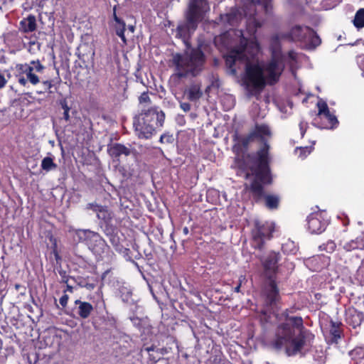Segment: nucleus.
Masks as SVG:
<instances>
[{
    "label": "nucleus",
    "instance_id": "1",
    "mask_svg": "<svg viewBox=\"0 0 364 364\" xmlns=\"http://www.w3.org/2000/svg\"><path fill=\"white\" fill-rule=\"evenodd\" d=\"M272 131L267 124H256L247 134L233 135L232 152L235 154V164L238 169L246 172V178L250 176L248 171L255 176L249 190L254 200L257 203L264 198L266 206L276 209L279 206V198L274 195L264 194V185L272 183L270 168V145L269 139Z\"/></svg>",
    "mask_w": 364,
    "mask_h": 364
},
{
    "label": "nucleus",
    "instance_id": "2",
    "mask_svg": "<svg viewBox=\"0 0 364 364\" xmlns=\"http://www.w3.org/2000/svg\"><path fill=\"white\" fill-rule=\"evenodd\" d=\"M294 311L285 309L280 314V322L275 331L272 346L275 349H285L289 356L301 353L307 341L313 339L314 336L304 325L301 316H291Z\"/></svg>",
    "mask_w": 364,
    "mask_h": 364
},
{
    "label": "nucleus",
    "instance_id": "3",
    "mask_svg": "<svg viewBox=\"0 0 364 364\" xmlns=\"http://www.w3.org/2000/svg\"><path fill=\"white\" fill-rule=\"evenodd\" d=\"M270 58L262 65L268 85H276L280 80L285 68L286 63L291 68L298 60V53L294 50L287 52V56L283 53L279 36L275 34L271 37L269 45Z\"/></svg>",
    "mask_w": 364,
    "mask_h": 364
},
{
    "label": "nucleus",
    "instance_id": "4",
    "mask_svg": "<svg viewBox=\"0 0 364 364\" xmlns=\"http://www.w3.org/2000/svg\"><path fill=\"white\" fill-rule=\"evenodd\" d=\"M164 121L165 113L159 111L156 107L141 109V113L133 119L135 134L139 139H151L156 129L164 126Z\"/></svg>",
    "mask_w": 364,
    "mask_h": 364
},
{
    "label": "nucleus",
    "instance_id": "5",
    "mask_svg": "<svg viewBox=\"0 0 364 364\" xmlns=\"http://www.w3.org/2000/svg\"><path fill=\"white\" fill-rule=\"evenodd\" d=\"M205 55L200 46L192 48L189 54L176 53L173 56L175 75L181 79L188 75L197 76L203 69Z\"/></svg>",
    "mask_w": 364,
    "mask_h": 364
},
{
    "label": "nucleus",
    "instance_id": "6",
    "mask_svg": "<svg viewBox=\"0 0 364 364\" xmlns=\"http://www.w3.org/2000/svg\"><path fill=\"white\" fill-rule=\"evenodd\" d=\"M73 240L77 243H84L95 255L97 260L111 258L114 252L100 233L89 229H78L74 231Z\"/></svg>",
    "mask_w": 364,
    "mask_h": 364
},
{
    "label": "nucleus",
    "instance_id": "7",
    "mask_svg": "<svg viewBox=\"0 0 364 364\" xmlns=\"http://www.w3.org/2000/svg\"><path fill=\"white\" fill-rule=\"evenodd\" d=\"M263 66L258 63L247 61L245 64L244 83L249 89L251 95H259L268 85Z\"/></svg>",
    "mask_w": 364,
    "mask_h": 364
},
{
    "label": "nucleus",
    "instance_id": "8",
    "mask_svg": "<svg viewBox=\"0 0 364 364\" xmlns=\"http://www.w3.org/2000/svg\"><path fill=\"white\" fill-rule=\"evenodd\" d=\"M242 33V31H240ZM250 48L252 53H257L259 50V44L256 38L249 41L241 33L240 43L237 46L232 48L227 55H225L226 66L232 72H235V65L237 61H243L247 59L245 55V50Z\"/></svg>",
    "mask_w": 364,
    "mask_h": 364
},
{
    "label": "nucleus",
    "instance_id": "9",
    "mask_svg": "<svg viewBox=\"0 0 364 364\" xmlns=\"http://www.w3.org/2000/svg\"><path fill=\"white\" fill-rule=\"evenodd\" d=\"M45 66L37 59L31 60L29 63H19L16 65L18 74L16 75L18 83L22 86H26L29 82L32 85H36L41 82L40 77L36 73H42Z\"/></svg>",
    "mask_w": 364,
    "mask_h": 364
},
{
    "label": "nucleus",
    "instance_id": "10",
    "mask_svg": "<svg viewBox=\"0 0 364 364\" xmlns=\"http://www.w3.org/2000/svg\"><path fill=\"white\" fill-rule=\"evenodd\" d=\"M274 231V224L269 221L255 220L254 228L251 231L252 247L262 250L264 247L265 242L272 237Z\"/></svg>",
    "mask_w": 364,
    "mask_h": 364
},
{
    "label": "nucleus",
    "instance_id": "11",
    "mask_svg": "<svg viewBox=\"0 0 364 364\" xmlns=\"http://www.w3.org/2000/svg\"><path fill=\"white\" fill-rule=\"evenodd\" d=\"M85 208L96 213L97 218L100 220L99 225L101 229L113 225L112 220L114 215L107 205H102L94 202L87 203Z\"/></svg>",
    "mask_w": 364,
    "mask_h": 364
},
{
    "label": "nucleus",
    "instance_id": "12",
    "mask_svg": "<svg viewBox=\"0 0 364 364\" xmlns=\"http://www.w3.org/2000/svg\"><path fill=\"white\" fill-rule=\"evenodd\" d=\"M280 260L279 253L271 252L267 257L262 261L264 274L267 279H275L276 274L278 270V262Z\"/></svg>",
    "mask_w": 364,
    "mask_h": 364
},
{
    "label": "nucleus",
    "instance_id": "13",
    "mask_svg": "<svg viewBox=\"0 0 364 364\" xmlns=\"http://www.w3.org/2000/svg\"><path fill=\"white\" fill-rule=\"evenodd\" d=\"M326 225L327 223L322 217L321 213H312L307 218L308 229L313 234L322 232L325 230Z\"/></svg>",
    "mask_w": 364,
    "mask_h": 364
},
{
    "label": "nucleus",
    "instance_id": "14",
    "mask_svg": "<svg viewBox=\"0 0 364 364\" xmlns=\"http://www.w3.org/2000/svg\"><path fill=\"white\" fill-rule=\"evenodd\" d=\"M346 323L353 328L360 326L364 321V314L353 306H350L345 312Z\"/></svg>",
    "mask_w": 364,
    "mask_h": 364
},
{
    "label": "nucleus",
    "instance_id": "15",
    "mask_svg": "<svg viewBox=\"0 0 364 364\" xmlns=\"http://www.w3.org/2000/svg\"><path fill=\"white\" fill-rule=\"evenodd\" d=\"M205 2V0H190L188 11L186 14V18L188 22L195 23L196 20L200 19V6Z\"/></svg>",
    "mask_w": 364,
    "mask_h": 364
},
{
    "label": "nucleus",
    "instance_id": "16",
    "mask_svg": "<svg viewBox=\"0 0 364 364\" xmlns=\"http://www.w3.org/2000/svg\"><path fill=\"white\" fill-rule=\"evenodd\" d=\"M269 282L265 289V304L272 306L279 300V291L275 279H269Z\"/></svg>",
    "mask_w": 364,
    "mask_h": 364
},
{
    "label": "nucleus",
    "instance_id": "17",
    "mask_svg": "<svg viewBox=\"0 0 364 364\" xmlns=\"http://www.w3.org/2000/svg\"><path fill=\"white\" fill-rule=\"evenodd\" d=\"M108 154L113 159L114 161L119 163L122 156H128L131 154L132 151L129 147L120 143H114L107 148Z\"/></svg>",
    "mask_w": 364,
    "mask_h": 364
},
{
    "label": "nucleus",
    "instance_id": "18",
    "mask_svg": "<svg viewBox=\"0 0 364 364\" xmlns=\"http://www.w3.org/2000/svg\"><path fill=\"white\" fill-rule=\"evenodd\" d=\"M242 14L240 10L236 7H232L229 12L220 15V21L225 25L234 26L241 21Z\"/></svg>",
    "mask_w": 364,
    "mask_h": 364
},
{
    "label": "nucleus",
    "instance_id": "19",
    "mask_svg": "<svg viewBox=\"0 0 364 364\" xmlns=\"http://www.w3.org/2000/svg\"><path fill=\"white\" fill-rule=\"evenodd\" d=\"M198 21L199 20H196L195 23H191L186 19L185 22L180 23L176 28V37L184 41L188 40L191 32H193L196 29Z\"/></svg>",
    "mask_w": 364,
    "mask_h": 364
},
{
    "label": "nucleus",
    "instance_id": "20",
    "mask_svg": "<svg viewBox=\"0 0 364 364\" xmlns=\"http://www.w3.org/2000/svg\"><path fill=\"white\" fill-rule=\"evenodd\" d=\"M342 326L343 324L340 321H334L333 320L330 321L328 333L330 342L331 343H338V341L343 336Z\"/></svg>",
    "mask_w": 364,
    "mask_h": 364
},
{
    "label": "nucleus",
    "instance_id": "21",
    "mask_svg": "<svg viewBox=\"0 0 364 364\" xmlns=\"http://www.w3.org/2000/svg\"><path fill=\"white\" fill-rule=\"evenodd\" d=\"M291 41L306 42L307 37V31L301 26H295L291 28L289 32L284 36Z\"/></svg>",
    "mask_w": 364,
    "mask_h": 364
},
{
    "label": "nucleus",
    "instance_id": "22",
    "mask_svg": "<svg viewBox=\"0 0 364 364\" xmlns=\"http://www.w3.org/2000/svg\"><path fill=\"white\" fill-rule=\"evenodd\" d=\"M77 308V314L80 318L86 319L90 317L94 310L92 305L87 301L77 299L75 301Z\"/></svg>",
    "mask_w": 364,
    "mask_h": 364
},
{
    "label": "nucleus",
    "instance_id": "23",
    "mask_svg": "<svg viewBox=\"0 0 364 364\" xmlns=\"http://www.w3.org/2000/svg\"><path fill=\"white\" fill-rule=\"evenodd\" d=\"M117 6H114L113 8V18L114 20V28L116 32V34L121 38L122 42L124 44H127V39L124 36V32L126 30V23L121 18H119L116 14Z\"/></svg>",
    "mask_w": 364,
    "mask_h": 364
},
{
    "label": "nucleus",
    "instance_id": "24",
    "mask_svg": "<svg viewBox=\"0 0 364 364\" xmlns=\"http://www.w3.org/2000/svg\"><path fill=\"white\" fill-rule=\"evenodd\" d=\"M305 29L307 31V37L306 39V46L309 50H314L321 45V39L316 32L311 28L306 26Z\"/></svg>",
    "mask_w": 364,
    "mask_h": 364
},
{
    "label": "nucleus",
    "instance_id": "25",
    "mask_svg": "<svg viewBox=\"0 0 364 364\" xmlns=\"http://www.w3.org/2000/svg\"><path fill=\"white\" fill-rule=\"evenodd\" d=\"M36 19L34 15L30 14L23 18L19 23V30L23 33H31L36 30Z\"/></svg>",
    "mask_w": 364,
    "mask_h": 364
},
{
    "label": "nucleus",
    "instance_id": "26",
    "mask_svg": "<svg viewBox=\"0 0 364 364\" xmlns=\"http://www.w3.org/2000/svg\"><path fill=\"white\" fill-rule=\"evenodd\" d=\"M4 41L7 46L14 48L20 47L23 42L22 37L16 31H10L4 34Z\"/></svg>",
    "mask_w": 364,
    "mask_h": 364
},
{
    "label": "nucleus",
    "instance_id": "27",
    "mask_svg": "<svg viewBox=\"0 0 364 364\" xmlns=\"http://www.w3.org/2000/svg\"><path fill=\"white\" fill-rule=\"evenodd\" d=\"M185 95H186L188 100L191 102L198 100L203 95L200 85L198 84L191 85L186 90Z\"/></svg>",
    "mask_w": 364,
    "mask_h": 364
},
{
    "label": "nucleus",
    "instance_id": "28",
    "mask_svg": "<svg viewBox=\"0 0 364 364\" xmlns=\"http://www.w3.org/2000/svg\"><path fill=\"white\" fill-rule=\"evenodd\" d=\"M354 364H364V346H356L349 352Z\"/></svg>",
    "mask_w": 364,
    "mask_h": 364
},
{
    "label": "nucleus",
    "instance_id": "29",
    "mask_svg": "<svg viewBox=\"0 0 364 364\" xmlns=\"http://www.w3.org/2000/svg\"><path fill=\"white\" fill-rule=\"evenodd\" d=\"M262 23L255 17H250L247 19L246 29L250 36H255L257 29L262 27Z\"/></svg>",
    "mask_w": 364,
    "mask_h": 364
},
{
    "label": "nucleus",
    "instance_id": "30",
    "mask_svg": "<svg viewBox=\"0 0 364 364\" xmlns=\"http://www.w3.org/2000/svg\"><path fill=\"white\" fill-rule=\"evenodd\" d=\"M323 117L327 120V124L323 127V128L333 129L338 126L339 122L337 117L330 112L324 114Z\"/></svg>",
    "mask_w": 364,
    "mask_h": 364
},
{
    "label": "nucleus",
    "instance_id": "31",
    "mask_svg": "<svg viewBox=\"0 0 364 364\" xmlns=\"http://www.w3.org/2000/svg\"><path fill=\"white\" fill-rule=\"evenodd\" d=\"M315 141L312 143L310 146H298L295 149V152L299 151V157L301 159H304L309 156L312 151L314 149Z\"/></svg>",
    "mask_w": 364,
    "mask_h": 364
},
{
    "label": "nucleus",
    "instance_id": "32",
    "mask_svg": "<svg viewBox=\"0 0 364 364\" xmlns=\"http://www.w3.org/2000/svg\"><path fill=\"white\" fill-rule=\"evenodd\" d=\"M353 25L358 29H360L364 27V9H360L355 13Z\"/></svg>",
    "mask_w": 364,
    "mask_h": 364
},
{
    "label": "nucleus",
    "instance_id": "33",
    "mask_svg": "<svg viewBox=\"0 0 364 364\" xmlns=\"http://www.w3.org/2000/svg\"><path fill=\"white\" fill-rule=\"evenodd\" d=\"M41 168L46 171L55 169L57 164L54 163L53 159L49 156L45 157L41 161Z\"/></svg>",
    "mask_w": 364,
    "mask_h": 364
},
{
    "label": "nucleus",
    "instance_id": "34",
    "mask_svg": "<svg viewBox=\"0 0 364 364\" xmlns=\"http://www.w3.org/2000/svg\"><path fill=\"white\" fill-rule=\"evenodd\" d=\"M102 230L103 233L105 235V236L109 239V241L111 240V239L115 237L119 234L118 229L117 226L112 225L108 227H105L102 228Z\"/></svg>",
    "mask_w": 364,
    "mask_h": 364
},
{
    "label": "nucleus",
    "instance_id": "35",
    "mask_svg": "<svg viewBox=\"0 0 364 364\" xmlns=\"http://www.w3.org/2000/svg\"><path fill=\"white\" fill-rule=\"evenodd\" d=\"M102 230L103 233L105 235V236L109 239V241L111 240V239L115 237L119 234L118 229L117 226L112 225L108 227H105L102 228Z\"/></svg>",
    "mask_w": 364,
    "mask_h": 364
},
{
    "label": "nucleus",
    "instance_id": "36",
    "mask_svg": "<svg viewBox=\"0 0 364 364\" xmlns=\"http://www.w3.org/2000/svg\"><path fill=\"white\" fill-rule=\"evenodd\" d=\"M60 78L58 77L55 79L43 80L41 82L44 85L46 90L48 92V93L51 94L53 93L52 88L55 85V84H60Z\"/></svg>",
    "mask_w": 364,
    "mask_h": 364
},
{
    "label": "nucleus",
    "instance_id": "37",
    "mask_svg": "<svg viewBox=\"0 0 364 364\" xmlns=\"http://www.w3.org/2000/svg\"><path fill=\"white\" fill-rule=\"evenodd\" d=\"M320 251H325L328 253H332L336 248V245L333 240H328L326 243H323L319 246Z\"/></svg>",
    "mask_w": 364,
    "mask_h": 364
},
{
    "label": "nucleus",
    "instance_id": "38",
    "mask_svg": "<svg viewBox=\"0 0 364 364\" xmlns=\"http://www.w3.org/2000/svg\"><path fill=\"white\" fill-rule=\"evenodd\" d=\"M212 364H232L222 353L216 354L210 358Z\"/></svg>",
    "mask_w": 364,
    "mask_h": 364
},
{
    "label": "nucleus",
    "instance_id": "39",
    "mask_svg": "<svg viewBox=\"0 0 364 364\" xmlns=\"http://www.w3.org/2000/svg\"><path fill=\"white\" fill-rule=\"evenodd\" d=\"M316 105L318 107V116H323L330 112L327 103L322 100H320Z\"/></svg>",
    "mask_w": 364,
    "mask_h": 364
},
{
    "label": "nucleus",
    "instance_id": "40",
    "mask_svg": "<svg viewBox=\"0 0 364 364\" xmlns=\"http://www.w3.org/2000/svg\"><path fill=\"white\" fill-rule=\"evenodd\" d=\"M60 105L62 107V109H63V118L66 121V122H68L70 120V114H69V112H70V107L68 105V102H67V100L65 99H63L60 101Z\"/></svg>",
    "mask_w": 364,
    "mask_h": 364
},
{
    "label": "nucleus",
    "instance_id": "41",
    "mask_svg": "<svg viewBox=\"0 0 364 364\" xmlns=\"http://www.w3.org/2000/svg\"><path fill=\"white\" fill-rule=\"evenodd\" d=\"M117 252L122 254L126 260L132 262L136 267L139 268L138 264L132 259L130 256L131 251L129 248L124 247L122 245V250H119Z\"/></svg>",
    "mask_w": 364,
    "mask_h": 364
},
{
    "label": "nucleus",
    "instance_id": "42",
    "mask_svg": "<svg viewBox=\"0 0 364 364\" xmlns=\"http://www.w3.org/2000/svg\"><path fill=\"white\" fill-rule=\"evenodd\" d=\"M139 102L143 105L142 109H146V105H149L151 103V98L149 97L148 92H144L139 97Z\"/></svg>",
    "mask_w": 364,
    "mask_h": 364
},
{
    "label": "nucleus",
    "instance_id": "43",
    "mask_svg": "<svg viewBox=\"0 0 364 364\" xmlns=\"http://www.w3.org/2000/svg\"><path fill=\"white\" fill-rule=\"evenodd\" d=\"M174 138L173 134H171L168 132L163 134L159 139V142L161 144H172Z\"/></svg>",
    "mask_w": 364,
    "mask_h": 364
},
{
    "label": "nucleus",
    "instance_id": "44",
    "mask_svg": "<svg viewBox=\"0 0 364 364\" xmlns=\"http://www.w3.org/2000/svg\"><path fill=\"white\" fill-rule=\"evenodd\" d=\"M114 249L117 251L119 250H122V246L123 245L121 241V238L119 234L115 236V237L111 239L109 241Z\"/></svg>",
    "mask_w": 364,
    "mask_h": 364
},
{
    "label": "nucleus",
    "instance_id": "45",
    "mask_svg": "<svg viewBox=\"0 0 364 364\" xmlns=\"http://www.w3.org/2000/svg\"><path fill=\"white\" fill-rule=\"evenodd\" d=\"M53 254L54 255V257H55V259L56 260V262L57 263H59L60 261H61V257L60 255H59L58 252V247H57V242H56V240L55 238H53V237H51L50 238V241H53Z\"/></svg>",
    "mask_w": 364,
    "mask_h": 364
},
{
    "label": "nucleus",
    "instance_id": "46",
    "mask_svg": "<svg viewBox=\"0 0 364 364\" xmlns=\"http://www.w3.org/2000/svg\"><path fill=\"white\" fill-rule=\"evenodd\" d=\"M314 360L318 364H324L326 363V355L325 353L321 351L318 355H314Z\"/></svg>",
    "mask_w": 364,
    "mask_h": 364
},
{
    "label": "nucleus",
    "instance_id": "47",
    "mask_svg": "<svg viewBox=\"0 0 364 364\" xmlns=\"http://www.w3.org/2000/svg\"><path fill=\"white\" fill-rule=\"evenodd\" d=\"M343 248L346 251H351V250L358 249V242L356 241L351 240L350 242L345 244L343 246Z\"/></svg>",
    "mask_w": 364,
    "mask_h": 364
},
{
    "label": "nucleus",
    "instance_id": "48",
    "mask_svg": "<svg viewBox=\"0 0 364 364\" xmlns=\"http://www.w3.org/2000/svg\"><path fill=\"white\" fill-rule=\"evenodd\" d=\"M58 274L60 276V282L68 284L70 276L67 274V272L64 269H58Z\"/></svg>",
    "mask_w": 364,
    "mask_h": 364
},
{
    "label": "nucleus",
    "instance_id": "49",
    "mask_svg": "<svg viewBox=\"0 0 364 364\" xmlns=\"http://www.w3.org/2000/svg\"><path fill=\"white\" fill-rule=\"evenodd\" d=\"M299 126L301 138H303L306 132V130L308 128V123L306 122L301 121V122H300Z\"/></svg>",
    "mask_w": 364,
    "mask_h": 364
},
{
    "label": "nucleus",
    "instance_id": "50",
    "mask_svg": "<svg viewBox=\"0 0 364 364\" xmlns=\"http://www.w3.org/2000/svg\"><path fill=\"white\" fill-rule=\"evenodd\" d=\"M253 3V6H255V4H260L264 6L265 9H267L271 0H252Z\"/></svg>",
    "mask_w": 364,
    "mask_h": 364
},
{
    "label": "nucleus",
    "instance_id": "51",
    "mask_svg": "<svg viewBox=\"0 0 364 364\" xmlns=\"http://www.w3.org/2000/svg\"><path fill=\"white\" fill-rule=\"evenodd\" d=\"M180 107L183 112H188L191 110V105L189 102H180Z\"/></svg>",
    "mask_w": 364,
    "mask_h": 364
},
{
    "label": "nucleus",
    "instance_id": "52",
    "mask_svg": "<svg viewBox=\"0 0 364 364\" xmlns=\"http://www.w3.org/2000/svg\"><path fill=\"white\" fill-rule=\"evenodd\" d=\"M68 295H67L66 294H63L59 299L60 304L63 307H65L68 304Z\"/></svg>",
    "mask_w": 364,
    "mask_h": 364
},
{
    "label": "nucleus",
    "instance_id": "53",
    "mask_svg": "<svg viewBox=\"0 0 364 364\" xmlns=\"http://www.w3.org/2000/svg\"><path fill=\"white\" fill-rule=\"evenodd\" d=\"M245 279V276H241L239 278V283L234 288V291L235 292H240V287H241V285H242V282Z\"/></svg>",
    "mask_w": 364,
    "mask_h": 364
},
{
    "label": "nucleus",
    "instance_id": "54",
    "mask_svg": "<svg viewBox=\"0 0 364 364\" xmlns=\"http://www.w3.org/2000/svg\"><path fill=\"white\" fill-rule=\"evenodd\" d=\"M6 83L7 80L5 78L4 75L0 72V89L4 87Z\"/></svg>",
    "mask_w": 364,
    "mask_h": 364
},
{
    "label": "nucleus",
    "instance_id": "55",
    "mask_svg": "<svg viewBox=\"0 0 364 364\" xmlns=\"http://www.w3.org/2000/svg\"><path fill=\"white\" fill-rule=\"evenodd\" d=\"M82 286L85 287L88 290H92L95 287V284L92 283H86L82 284Z\"/></svg>",
    "mask_w": 364,
    "mask_h": 364
},
{
    "label": "nucleus",
    "instance_id": "56",
    "mask_svg": "<svg viewBox=\"0 0 364 364\" xmlns=\"http://www.w3.org/2000/svg\"><path fill=\"white\" fill-rule=\"evenodd\" d=\"M144 350H146V352L149 353L150 351H154L155 350V346H151L150 347H146V348H144Z\"/></svg>",
    "mask_w": 364,
    "mask_h": 364
},
{
    "label": "nucleus",
    "instance_id": "57",
    "mask_svg": "<svg viewBox=\"0 0 364 364\" xmlns=\"http://www.w3.org/2000/svg\"><path fill=\"white\" fill-rule=\"evenodd\" d=\"M227 38V35L225 33H223V35L220 36L219 39L223 41V43L225 46V39Z\"/></svg>",
    "mask_w": 364,
    "mask_h": 364
},
{
    "label": "nucleus",
    "instance_id": "58",
    "mask_svg": "<svg viewBox=\"0 0 364 364\" xmlns=\"http://www.w3.org/2000/svg\"><path fill=\"white\" fill-rule=\"evenodd\" d=\"M183 234H184V235H188V232H189L188 228V227H184V228H183Z\"/></svg>",
    "mask_w": 364,
    "mask_h": 364
},
{
    "label": "nucleus",
    "instance_id": "59",
    "mask_svg": "<svg viewBox=\"0 0 364 364\" xmlns=\"http://www.w3.org/2000/svg\"><path fill=\"white\" fill-rule=\"evenodd\" d=\"M149 359H150V360H151L154 363L157 362L159 360V358L156 359L154 357H152L151 355H149Z\"/></svg>",
    "mask_w": 364,
    "mask_h": 364
},
{
    "label": "nucleus",
    "instance_id": "60",
    "mask_svg": "<svg viewBox=\"0 0 364 364\" xmlns=\"http://www.w3.org/2000/svg\"><path fill=\"white\" fill-rule=\"evenodd\" d=\"M128 28L132 33L134 31V26H129Z\"/></svg>",
    "mask_w": 364,
    "mask_h": 364
},
{
    "label": "nucleus",
    "instance_id": "61",
    "mask_svg": "<svg viewBox=\"0 0 364 364\" xmlns=\"http://www.w3.org/2000/svg\"><path fill=\"white\" fill-rule=\"evenodd\" d=\"M67 290L72 292L73 291V287L67 284Z\"/></svg>",
    "mask_w": 364,
    "mask_h": 364
}]
</instances>
